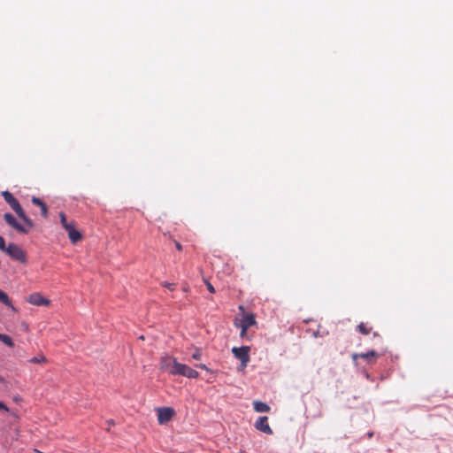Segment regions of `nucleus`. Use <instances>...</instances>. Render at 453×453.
<instances>
[{
	"instance_id": "nucleus-9",
	"label": "nucleus",
	"mask_w": 453,
	"mask_h": 453,
	"mask_svg": "<svg viewBox=\"0 0 453 453\" xmlns=\"http://www.w3.org/2000/svg\"><path fill=\"white\" fill-rule=\"evenodd\" d=\"M255 427L266 434H272L273 430L268 425V418L266 416L260 417L255 423Z\"/></svg>"
},
{
	"instance_id": "nucleus-8",
	"label": "nucleus",
	"mask_w": 453,
	"mask_h": 453,
	"mask_svg": "<svg viewBox=\"0 0 453 453\" xmlns=\"http://www.w3.org/2000/svg\"><path fill=\"white\" fill-rule=\"evenodd\" d=\"M27 302L36 306H48L50 301L43 297L40 293H33L27 297Z\"/></svg>"
},
{
	"instance_id": "nucleus-15",
	"label": "nucleus",
	"mask_w": 453,
	"mask_h": 453,
	"mask_svg": "<svg viewBox=\"0 0 453 453\" xmlns=\"http://www.w3.org/2000/svg\"><path fill=\"white\" fill-rule=\"evenodd\" d=\"M378 357V354L374 350H371L367 353L353 354V356H352L354 360H356L357 357H361V358L369 360L370 357Z\"/></svg>"
},
{
	"instance_id": "nucleus-5",
	"label": "nucleus",
	"mask_w": 453,
	"mask_h": 453,
	"mask_svg": "<svg viewBox=\"0 0 453 453\" xmlns=\"http://www.w3.org/2000/svg\"><path fill=\"white\" fill-rule=\"evenodd\" d=\"M175 375H181L189 379H195L198 377L199 373L188 365L179 363Z\"/></svg>"
},
{
	"instance_id": "nucleus-23",
	"label": "nucleus",
	"mask_w": 453,
	"mask_h": 453,
	"mask_svg": "<svg viewBox=\"0 0 453 453\" xmlns=\"http://www.w3.org/2000/svg\"><path fill=\"white\" fill-rule=\"evenodd\" d=\"M163 286L167 288L168 289L170 290H173L174 289V285L172 284V283H168V282H164L163 283Z\"/></svg>"
},
{
	"instance_id": "nucleus-6",
	"label": "nucleus",
	"mask_w": 453,
	"mask_h": 453,
	"mask_svg": "<svg viewBox=\"0 0 453 453\" xmlns=\"http://www.w3.org/2000/svg\"><path fill=\"white\" fill-rule=\"evenodd\" d=\"M174 411L169 407L157 409V420L159 424H165L173 418Z\"/></svg>"
},
{
	"instance_id": "nucleus-30",
	"label": "nucleus",
	"mask_w": 453,
	"mask_h": 453,
	"mask_svg": "<svg viewBox=\"0 0 453 453\" xmlns=\"http://www.w3.org/2000/svg\"><path fill=\"white\" fill-rule=\"evenodd\" d=\"M111 424H113V421H112V420H110V421H109V425H111Z\"/></svg>"
},
{
	"instance_id": "nucleus-3",
	"label": "nucleus",
	"mask_w": 453,
	"mask_h": 453,
	"mask_svg": "<svg viewBox=\"0 0 453 453\" xmlns=\"http://www.w3.org/2000/svg\"><path fill=\"white\" fill-rule=\"evenodd\" d=\"M250 347L242 346V347H234L232 349V353L234 356L241 361V365L242 368L246 367L248 363L250 362Z\"/></svg>"
},
{
	"instance_id": "nucleus-20",
	"label": "nucleus",
	"mask_w": 453,
	"mask_h": 453,
	"mask_svg": "<svg viewBox=\"0 0 453 453\" xmlns=\"http://www.w3.org/2000/svg\"><path fill=\"white\" fill-rule=\"evenodd\" d=\"M202 357V351L199 349H196L195 352L192 354V358L196 360H199Z\"/></svg>"
},
{
	"instance_id": "nucleus-11",
	"label": "nucleus",
	"mask_w": 453,
	"mask_h": 453,
	"mask_svg": "<svg viewBox=\"0 0 453 453\" xmlns=\"http://www.w3.org/2000/svg\"><path fill=\"white\" fill-rule=\"evenodd\" d=\"M65 230L67 231L68 236H69L70 240L72 241V242L75 243L81 239V233L79 231H77L76 229H74L73 225L71 226H69L68 229H65Z\"/></svg>"
},
{
	"instance_id": "nucleus-24",
	"label": "nucleus",
	"mask_w": 453,
	"mask_h": 453,
	"mask_svg": "<svg viewBox=\"0 0 453 453\" xmlns=\"http://www.w3.org/2000/svg\"><path fill=\"white\" fill-rule=\"evenodd\" d=\"M0 410L1 411H9V409L8 407L3 403L0 401Z\"/></svg>"
},
{
	"instance_id": "nucleus-16",
	"label": "nucleus",
	"mask_w": 453,
	"mask_h": 453,
	"mask_svg": "<svg viewBox=\"0 0 453 453\" xmlns=\"http://www.w3.org/2000/svg\"><path fill=\"white\" fill-rule=\"evenodd\" d=\"M0 341L9 347L14 346L12 339L7 334H0Z\"/></svg>"
},
{
	"instance_id": "nucleus-18",
	"label": "nucleus",
	"mask_w": 453,
	"mask_h": 453,
	"mask_svg": "<svg viewBox=\"0 0 453 453\" xmlns=\"http://www.w3.org/2000/svg\"><path fill=\"white\" fill-rule=\"evenodd\" d=\"M357 329L358 331L363 334H369L372 328L370 327H367L365 323H360L358 326H357Z\"/></svg>"
},
{
	"instance_id": "nucleus-12",
	"label": "nucleus",
	"mask_w": 453,
	"mask_h": 453,
	"mask_svg": "<svg viewBox=\"0 0 453 453\" xmlns=\"http://www.w3.org/2000/svg\"><path fill=\"white\" fill-rule=\"evenodd\" d=\"M253 406H254V410L257 412H269L271 410L270 406L267 403L260 402V401H255L253 403Z\"/></svg>"
},
{
	"instance_id": "nucleus-17",
	"label": "nucleus",
	"mask_w": 453,
	"mask_h": 453,
	"mask_svg": "<svg viewBox=\"0 0 453 453\" xmlns=\"http://www.w3.org/2000/svg\"><path fill=\"white\" fill-rule=\"evenodd\" d=\"M60 217V222L65 229H68L69 226H72V224L67 222L66 216L64 212L59 213Z\"/></svg>"
},
{
	"instance_id": "nucleus-28",
	"label": "nucleus",
	"mask_w": 453,
	"mask_h": 453,
	"mask_svg": "<svg viewBox=\"0 0 453 453\" xmlns=\"http://www.w3.org/2000/svg\"><path fill=\"white\" fill-rule=\"evenodd\" d=\"M372 436V433L368 434V437L371 438Z\"/></svg>"
},
{
	"instance_id": "nucleus-1",
	"label": "nucleus",
	"mask_w": 453,
	"mask_h": 453,
	"mask_svg": "<svg viewBox=\"0 0 453 453\" xmlns=\"http://www.w3.org/2000/svg\"><path fill=\"white\" fill-rule=\"evenodd\" d=\"M2 196L4 198L5 202L10 205V207L15 211L18 217L22 219L27 226H33L32 220L27 217L23 208L19 204V201L10 193L9 191H3Z\"/></svg>"
},
{
	"instance_id": "nucleus-2",
	"label": "nucleus",
	"mask_w": 453,
	"mask_h": 453,
	"mask_svg": "<svg viewBox=\"0 0 453 453\" xmlns=\"http://www.w3.org/2000/svg\"><path fill=\"white\" fill-rule=\"evenodd\" d=\"M4 251H5L12 258L17 261L21 263H26L27 261L26 252L16 243H9Z\"/></svg>"
},
{
	"instance_id": "nucleus-10",
	"label": "nucleus",
	"mask_w": 453,
	"mask_h": 453,
	"mask_svg": "<svg viewBox=\"0 0 453 453\" xmlns=\"http://www.w3.org/2000/svg\"><path fill=\"white\" fill-rule=\"evenodd\" d=\"M255 324V316L252 313H244L238 326L243 327L244 330H248L250 326H254Z\"/></svg>"
},
{
	"instance_id": "nucleus-4",
	"label": "nucleus",
	"mask_w": 453,
	"mask_h": 453,
	"mask_svg": "<svg viewBox=\"0 0 453 453\" xmlns=\"http://www.w3.org/2000/svg\"><path fill=\"white\" fill-rule=\"evenodd\" d=\"M178 364L179 363L174 357L165 356L161 357L160 368L161 370L165 371L172 375H175Z\"/></svg>"
},
{
	"instance_id": "nucleus-31",
	"label": "nucleus",
	"mask_w": 453,
	"mask_h": 453,
	"mask_svg": "<svg viewBox=\"0 0 453 453\" xmlns=\"http://www.w3.org/2000/svg\"><path fill=\"white\" fill-rule=\"evenodd\" d=\"M239 309L243 311V306H240Z\"/></svg>"
},
{
	"instance_id": "nucleus-19",
	"label": "nucleus",
	"mask_w": 453,
	"mask_h": 453,
	"mask_svg": "<svg viewBox=\"0 0 453 453\" xmlns=\"http://www.w3.org/2000/svg\"><path fill=\"white\" fill-rule=\"evenodd\" d=\"M29 362L33 364H42L46 362V357L43 355H39L38 357H32Z\"/></svg>"
},
{
	"instance_id": "nucleus-29",
	"label": "nucleus",
	"mask_w": 453,
	"mask_h": 453,
	"mask_svg": "<svg viewBox=\"0 0 453 453\" xmlns=\"http://www.w3.org/2000/svg\"><path fill=\"white\" fill-rule=\"evenodd\" d=\"M4 379L0 376V382H3Z\"/></svg>"
},
{
	"instance_id": "nucleus-22",
	"label": "nucleus",
	"mask_w": 453,
	"mask_h": 453,
	"mask_svg": "<svg viewBox=\"0 0 453 453\" xmlns=\"http://www.w3.org/2000/svg\"><path fill=\"white\" fill-rule=\"evenodd\" d=\"M205 284H206L207 289L211 293H214L215 292V289H214L213 286L209 281H206Z\"/></svg>"
},
{
	"instance_id": "nucleus-25",
	"label": "nucleus",
	"mask_w": 453,
	"mask_h": 453,
	"mask_svg": "<svg viewBox=\"0 0 453 453\" xmlns=\"http://www.w3.org/2000/svg\"><path fill=\"white\" fill-rule=\"evenodd\" d=\"M174 243H175V247L178 250H180V251L182 250V245L179 242L175 241Z\"/></svg>"
},
{
	"instance_id": "nucleus-7",
	"label": "nucleus",
	"mask_w": 453,
	"mask_h": 453,
	"mask_svg": "<svg viewBox=\"0 0 453 453\" xmlns=\"http://www.w3.org/2000/svg\"><path fill=\"white\" fill-rule=\"evenodd\" d=\"M4 219L5 222L9 226L13 227L19 233H21V234H27V228L25 226H23L20 223H19L18 220L16 219V218L12 214L5 213L4 215Z\"/></svg>"
},
{
	"instance_id": "nucleus-27",
	"label": "nucleus",
	"mask_w": 453,
	"mask_h": 453,
	"mask_svg": "<svg viewBox=\"0 0 453 453\" xmlns=\"http://www.w3.org/2000/svg\"><path fill=\"white\" fill-rule=\"evenodd\" d=\"M242 331H241V337H244V335L246 334V332L247 330H244L243 327H241Z\"/></svg>"
},
{
	"instance_id": "nucleus-13",
	"label": "nucleus",
	"mask_w": 453,
	"mask_h": 453,
	"mask_svg": "<svg viewBox=\"0 0 453 453\" xmlns=\"http://www.w3.org/2000/svg\"><path fill=\"white\" fill-rule=\"evenodd\" d=\"M31 201L34 204H35V205L39 206V208H41L42 216L47 217L48 209H47L46 204L40 198L35 197V196H33Z\"/></svg>"
},
{
	"instance_id": "nucleus-26",
	"label": "nucleus",
	"mask_w": 453,
	"mask_h": 453,
	"mask_svg": "<svg viewBox=\"0 0 453 453\" xmlns=\"http://www.w3.org/2000/svg\"><path fill=\"white\" fill-rule=\"evenodd\" d=\"M196 367H199L201 369H203V370H206V371H209L208 367L203 365V364H199V365H196Z\"/></svg>"
},
{
	"instance_id": "nucleus-21",
	"label": "nucleus",
	"mask_w": 453,
	"mask_h": 453,
	"mask_svg": "<svg viewBox=\"0 0 453 453\" xmlns=\"http://www.w3.org/2000/svg\"><path fill=\"white\" fill-rule=\"evenodd\" d=\"M5 242L4 239L0 235V250L4 251L5 250Z\"/></svg>"
},
{
	"instance_id": "nucleus-14",
	"label": "nucleus",
	"mask_w": 453,
	"mask_h": 453,
	"mask_svg": "<svg viewBox=\"0 0 453 453\" xmlns=\"http://www.w3.org/2000/svg\"><path fill=\"white\" fill-rule=\"evenodd\" d=\"M0 303L6 305L7 307H10L12 310H14V307H13L8 295L5 292L2 291L1 289H0Z\"/></svg>"
}]
</instances>
